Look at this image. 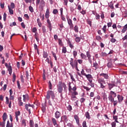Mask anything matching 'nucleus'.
Here are the masks:
<instances>
[{"instance_id":"obj_10","label":"nucleus","mask_w":127,"mask_h":127,"mask_svg":"<svg viewBox=\"0 0 127 127\" xmlns=\"http://www.w3.org/2000/svg\"><path fill=\"white\" fill-rule=\"evenodd\" d=\"M74 120H75L77 125L78 126H80V120L79 119V117L78 116V115H74Z\"/></svg>"},{"instance_id":"obj_1","label":"nucleus","mask_w":127,"mask_h":127,"mask_svg":"<svg viewBox=\"0 0 127 127\" xmlns=\"http://www.w3.org/2000/svg\"><path fill=\"white\" fill-rule=\"evenodd\" d=\"M63 88L65 89L67 88V86H66L65 83L62 82V81H60L58 84L57 85V89L59 93H62V92H63Z\"/></svg>"},{"instance_id":"obj_37","label":"nucleus","mask_w":127,"mask_h":127,"mask_svg":"<svg viewBox=\"0 0 127 127\" xmlns=\"http://www.w3.org/2000/svg\"><path fill=\"white\" fill-rule=\"evenodd\" d=\"M6 127H13V125L11 124H10V123H9V121H8L7 122Z\"/></svg>"},{"instance_id":"obj_58","label":"nucleus","mask_w":127,"mask_h":127,"mask_svg":"<svg viewBox=\"0 0 127 127\" xmlns=\"http://www.w3.org/2000/svg\"><path fill=\"white\" fill-rule=\"evenodd\" d=\"M83 89H84L85 90H86V91H90V90H91V88H89L87 86H83Z\"/></svg>"},{"instance_id":"obj_24","label":"nucleus","mask_w":127,"mask_h":127,"mask_svg":"<svg viewBox=\"0 0 127 127\" xmlns=\"http://www.w3.org/2000/svg\"><path fill=\"white\" fill-rule=\"evenodd\" d=\"M47 19V22L49 25V28H50V29H51V27H52V25H51V22L50 21L49 18H48Z\"/></svg>"},{"instance_id":"obj_34","label":"nucleus","mask_w":127,"mask_h":127,"mask_svg":"<svg viewBox=\"0 0 127 127\" xmlns=\"http://www.w3.org/2000/svg\"><path fill=\"white\" fill-rule=\"evenodd\" d=\"M74 30L75 32L78 33V32H79V27L77 25H75L74 28Z\"/></svg>"},{"instance_id":"obj_17","label":"nucleus","mask_w":127,"mask_h":127,"mask_svg":"<svg viewBox=\"0 0 127 127\" xmlns=\"http://www.w3.org/2000/svg\"><path fill=\"white\" fill-rule=\"evenodd\" d=\"M108 99L110 102H111V103H114V102H115V98L113 97L112 95H111L110 94L108 97Z\"/></svg>"},{"instance_id":"obj_63","label":"nucleus","mask_w":127,"mask_h":127,"mask_svg":"<svg viewBox=\"0 0 127 127\" xmlns=\"http://www.w3.org/2000/svg\"><path fill=\"white\" fill-rule=\"evenodd\" d=\"M61 19H62V20H63V21H66V18H65V17H64V15H61Z\"/></svg>"},{"instance_id":"obj_31","label":"nucleus","mask_w":127,"mask_h":127,"mask_svg":"<svg viewBox=\"0 0 127 127\" xmlns=\"http://www.w3.org/2000/svg\"><path fill=\"white\" fill-rule=\"evenodd\" d=\"M85 116L86 119H88V120H90V119H91V116H90V114L89 113V112H87L85 113Z\"/></svg>"},{"instance_id":"obj_28","label":"nucleus","mask_w":127,"mask_h":127,"mask_svg":"<svg viewBox=\"0 0 127 127\" xmlns=\"http://www.w3.org/2000/svg\"><path fill=\"white\" fill-rule=\"evenodd\" d=\"M43 58H48V53L47 52L44 51L43 54Z\"/></svg>"},{"instance_id":"obj_43","label":"nucleus","mask_w":127,"mask_h":127,"mask_svg":"<svg viewBox=\"0 0 127 127\" xmlns=\"http://www.w3.org/2000/svg\"><path fill=\"white\" fill-rule=\"evenodd\" d=\"M52 54L53 57L55 58V60H56V61H57L58 59H57V57L56 56V54L54 52H52Z\"/></svg>"},{"instance_id":"obj_4","label":"nucleus","mask_w":127,"mask_h":127,"mask_svg":"<svg viewBox=\"0 0 127 127\" xmlns=\"http://www.w3.org/2000/svg\"><path fill=\"white\" fill-rule=\"evenodd\" d=\"M69 64L71 65L72 69H74L75 67L78 66V62L77 60L73 59V58H70V60L69 61Z\"/></svg>"},{"instance_id":"obj_19","label":"nucleus","mask_w":127,"mask_h":127,"mask_svg":"<svg viewBox=\"0 0 127 127\" xmlns=\"http://www.w3.org/2000/svg\"><path fill=\"white\" fill-rule=\"evenodd\" d=\"M50 14V12L49 11V9H47L46 13H45V17L47 19L49 18V14Z\"/></svg>"},{"instance_id":"obj_29","label":"nucleus","mask_w":127,"mask_h":127,"mask_svg":"<svg viewBox=\"0 0 127 127\" xmlns=\"http://www.w3.org/2000/svg\"><path fill=\"white\" fill-rule=\"evenodd\" d=\"M93 67H95V70L97 69H99V64L95 62V63H93Z\"/></svg>"},{"instance_id":"obj_12","label":"nucleus","mask_w":127,"mask_h":127,"mask_svg":"<svg viewBox=\"0 0 127 127\" xmlns=\"http://www.w3.org/2000/svg\"><path fill=\"white\" fill-rule=\"evenodd\" d=\"M99 76H102L104 79L108 80L109 79V75L107 73H102L99 74Z\"/></svg>"},{"instance_id":"obj_25","label":"nucleus","mask_w":127,"mask_h":127,"mask_svg":"<svg viewBox=\"0 0 127 127\" xmlns=\"http://www.w3.org/2000/svg\"><path fill=\"white\" fill-rule=\"evenodd\" d=\"M110 95L111 96H112V97H113V98H116V97H117V93H115V92H114V91H111L110 92Z\"/></svg>"},{"instance_id":"obj_40","label":"nucleus","mask_w":127,"mask_h":127,"mask_svg":"<svg viewBox=\"0 0 127 127\" xmlns=\"http://www.w3.org/2000/svg\"><path fill=\"white\" fill-rule=\"evenodd\" d=\"M52 121L53 122L54 126H56V125H57V121H56V119H55V118H53L52 119Z\"/></svg>"},{"instance_id":"obj_2","label":"nucleus","mask_w":127,"mask_h":127,"mask_svg":"<svg viewBox=\"0 0 127 127\" xmlns=\"http://www.w3.org/2000/svg\"><path fill=\"white\" fill-rule=\"evenodd\" d=\"M77 91V87H76V85H73V92L71 93V95L70 96L71 100L72 101H75L77 99V97L76 96H78L79 95V93H78V92Z\"/></svg>"},{"instance_id":"obj_49","label":"nucleus","mask_w":127,"mask_h":127,"mask_svg":"<svg viewBox=\"0 0 127 127\" xmlns=\"http://www.w3.org/2000/svg\"><path fill=\"white\" fill-rule=\"evenodd\" d=\"M49 89L50 90H52V83H51V81H49Z\"/></svg>"},{"instance_id":"obj_46","label":"nucleus","mask_w":127,"mask_h":127,"mask_svg":"<svg viewBox=\"0 0 127 127\" xmlns=\"http://www.w3.org/2000/svg\"><path fill=\"white\" fill-rule=\"evenodd\" d=\"M107 66L108 68H112V67H113V63L111 62H109L107 64Z\"/></svg>"},{"instance_id":"obj_44","label":"nucleus","mask_w":127,"mask_h":127,"mask_svg":"<svg viewBox=\"0 0 127 127\" xmlns=\"http://www.w3.org/2000/svg\"><path fill=\"white\" fill-rule=\"evenodd\" d=\"M8 8L9 12L10 14V15L13 14V10L11 9L10 7H9V6H8Z\"/></svg>"},{"instance_id":"obj_47","label":"nucleus","mask_w":127,"mask_h":127,"mask_svg":"<svg viewBox=\"0 0 127 127\" xmlns=\"http://www.w3.org/2000/svg\"><path fill=\"white\" fill-rule=\"evenodd\" d=\"M0 126H1L2 127H5V121H3L2 122H0Z\"/></svg>"},{"instance_id":"obj_26","label":"nucleus","mask_w":127,"mask_h":127,"mask_svg":"<svg viewBox=\"0 0 127 127\" xmlns=\"http://www.w3.org/2000/svg\"><path fill=\"white\" fill-rule=\"evenodd\" d=\"M29 126L30 127H34V122H33V120H30Z\"/></svg>"},{"instance_id":"obj_57","label":"nucleus","mask_w":127,"mask_h":127,"mask_svg":"<svg viewBox=\"0 0 127 127\" xmlns=\"http://www.w3.org/2000/svg\"><path fill=\"white\" fill-rule=\"evenodd\" d=\"M110 41L112 42V43H115V42L117 41V40L114 38H112L111 39Z\"/></svg>"},{"instance_id":"obj_20","label":"nucleus","mask_w":127,"mask_h":127,"mask_svg":"<svg viewBox=\"0 0 127 127\" xmlns=\"http://www.w3.org/2000/svg\"><path fill=\"white\" fill-rule=\"evenodd\" d=\"M117 97L119 103H122V102H123V100H124V97L120 95H118Z\"/></svg>"},{"instance_id":"obj_41","label":"nucleus","mask_w":127,"mask_h":127,"mask_svg":"<svg viewBox=\"0 0 127 127\" xmlns=\"http://www.w3.org/2000/svg\"><path fill=\"white\" fill-rule=\"evenodd\" d=\"M67 44L69 45V47L71 49L74 48V46L72 45L71 42L69 40L67 42Z\"/></svg>"},{"instance_id":"obj_8","label":"nucleus","mask_w":127,"mask_h":127,"mask_svg":"<svg viewBox=\"0 0 127 127\" xmlns=\"http://www.w3.org/2000/svg\"><path fill=\"white\" fill-rule=\"evenodd\" d=\"M39 8L42 10H43V8L45 6V1L44 0H41L39 2Z\"/></svg>"},{"instance_id":"obj_36","label":"nucleus","mask_w":127,"mask_h":127,"mask_svg":"<svg viewBox=\"0 0 127 127\" xmlns=\"http://www.w3.org/2000/svg\"><path fill=\"white\" fill-rule=\"evenodd\" d=\"M74 58H76L77 55H78V52L76 51H73L72 53Z\"/></svg>"},{"instance_id":"obj_33","label":"nucleus","mask_w":127,"mask_h":127,"mask_svg":"<svg viewBox=\"0 0 127 127\" xmlns=\"http://www.w3.org/2000/svg\"><path fill=\"white\" fill-rule=\"evenodd\" d=\"M113 120H114L115 122H116V123H119V121H118V116L113 115Z\"/></svg>"},{"instance_id":"obj_54","label":"nucleus","mask_w":127,"mask_h":127,"mask_svg":"<svg viewBox=\"0 0 127 127\" xmlns=\"http://www.w3.org/2000/svg\"><path fill=\"white\" fill-rule=\"evenodd\" d=\"M9 100H10V101H14V96L13 95H10Z\"/></svg>"},{"instance_id":"obj_50","label":"nucleus","mask_w":127,"mask_h":127,"mask_svg":"<svg viewBox=\"0 0 127 127\" xmlns=\"http://www.w3.org/2000/svg\"><path fill=\"white\" fill-rule=\"evenodd\" d=\"M16 78V75H15V73H13L12 81L13 83H14V82H15Z\"/></svg>"},{"instance_id":"obj_62","label":"nucleus","mask_w":127,"mask_h":127,"mask_svg":"<svg viewBox=\"0 0 127 127\" xmlns=\"http://www.w3.org/2000/svg\"><path fill=\"white\" fill-rule=\"evenodd\" d=\"M86 101V99L84 98H81L80 99V103H84V102H85Z\"/></svg>"},{"instance_id":"obj_30","label":"nucleus","mask_w":127,"mask_h":127,"mask_svg":"<svg viewBox=\"0 0 127 127\" xmlns=\"http://www.w3.org/2000/svg\"><path fill=\"white\" fill-rule=\"evenodd\" d=\"M80 56L82 59H84V60H87V56H86V55H84V54L81 53L80 54Z\"/></svg>"},{"instance_id":"obj_5","label":"nucleus","mask_w":127,"mask_h":127,"mask_svg":"<svg viewBox=\"0 0 127 127\" xmlns=\"http://www.w3.org/2000/svg\"><path fill=\"white\" fill-rule=\"evenodd\" d=\"M98 82L100 85V87L102 89H104L106 87V81H105V79L104 78H99L98 79Z\"/></svg>"},{"instance_id":"obj_42","label":"nucleus","mask_w":127,"mask_h":127,"mask_svg":"<svg viewBox=\"0 0 127 127\" xmlns=\"http://www.w3.org/2000/svg\"><path fill=\"white\" fill-rule=\"evenodd\" d=\"M109 7L111 8V9H114V3H113V2H111L109 3Z\"/></svg>"},{"instance_id":"obj_39","label":"nucleus","mask_w":127,"mask_h":127,"mask_svg":"<svg viewBox=\"0 0 127 127\" xmlns=\"http://www.w3.org/2000/svg\"><path fill=\"white\" fill-rule=\"evenodd\" d=\"M104 33H106L107 32V25H105L102 28Z\"/></svg>"},{"instance_id":"obj_51","label":"nucleus","mask_w":127,"mask_h":127,"mask_svg":"<svg viewBox=\"0 0 127 127\" xmlns=\"http://www.w3.org/2000/svg\"><path fill=\"white\" fill-rule=\"evenodd\" d=\"M81 74L83 76H86L87 74L85 72V70H84V69H82L81 71Z\"/></svg>"},{"instance_id":"obj_60","label":"nucleus","mask_w":127,"mask_h":127,"mask_svg":"<svg viewBox=\"0 0 127 127\" xmlns=\"http://www.w3.org/2000/svg\"><path fill=\"white\" fill-rule=\"evenodd\" d=\"M58 41H59V45H61V46H62V45H63V43H62V40H61V39H59Z\"/></svg>"},{"instance_id":"obj_45","label":"nucleus","mask_w":127,"mask_h":127,"mask_svg":"<svg viewBox=\"0 0 127 127\" xmlns=\"http://www.w3.org/2000/svg\"><path fill=\"white\" fill-rule=\"evenodd\" d=\"M75 41L76 42H77V43L80 42V41H81V38L78 37H76V38L75 39Z\"/></svg>"},{"instance_id":"obj_23","label":"nucleus","mask_w":127,"mask_h":127,"mask_svg":"<svg viewBox=\"0 0 127 127\" xmlns=\"http://www.w3.org/2000/svg\"><path fill=\"white\" fill-rule=\"evenodd\" d=\"M6 119H7V114H6V113H4L2 115V120L4 122H5L6 121Z\"/></svg>"},{"instance_id":"obj_18","label":"nucleus","mask_w":127,"mask_h":127,"mask_svg":"<svg viewBox=\"0 0 127 127\" xmlns=\"http://www.w3.org/2000/svg\"><path fill=\"white\" fill-rule=\"evenodd\" d=\"M23 102H26V100L28 101L29 99L28 94L23 95Z\"/></svg>"},{"instance_id":"obj_64","label":"nucleus","mask_w":127,"mask_h":127,"mask_svg":"<svg viewBox=\"0 0 127 127\" xmlns=\"http://www.w3.org/2000/svg\"><path fill=\"white\" fill-rule=\"evenodd\" d=\"M82 127H87V124L86 123V121H83L82 123Z\"/></svg>"},{"instance_id":"obj_38","label":"nucleus","mask_w":127,"mask_h":127,"mask_svg":"<svg viewBox=\"0 0 127 127\" xmlns=\"http://www.w3.org/2000/svg\"><path fill=\"white\" fill-rule=\"evenodd\" d=\"M22 126L26 127V120L24 119L22 120Z\"/></svg>"},{"instance_id":"obj_55","label":"nucleus","mask_w":127,"mask_h":127,"mask_svg":"<svg viewBox=\"0 0 127 127\" xmlns=\"http://www.w3.org/2000/svg\"><path fill=\"white\" fill-rule=\"evenodd\" d=\"M95 18L97 20H99V19H100V14L96 13L95 15Z\"/></svg>"},{"instance_id":"obj_53","label":"nucleus","mask_w":127,"mask_h":127,"mask_svg":"<svg viewBox=\"0 0 127 127\" xmlns=\"http://www.w3.org/2000/svg\"><path fill=\"white\" fill-rule=\"evenodd\" d=\"M42 31L44 34L46 33V28H45V26H43L42 27Z\"/></svg>"},{"instance_id":"obj_56","label":"nucleus","mask_w":127,"mask_h":127,"mask_svg":"<svg viewBox=\"0 0 127 127\" xmlns=\"http://www.w3.org/2000/svg\"><path fill=\"white\" fill-rule=\"evenodd\" d=\"M53 13L54 14H57V13H58V10L57 9H54L53 11Z\"/></svg>"},{"instance_id":"obj_59","label":"nucleus","mask_w":127,"mask_h":127,"mask_svg":"<svg viewBox=\"0 0 127 127\" xmlns=\"http://www.w3.org/2000/svg\"><path fill=\"white\" fill-rule=\"evenodd\" d=\"M29 10H30L31 12H33V11H34V10H33V7H32V6H30L29 7Z\"/></svg>"},{"instance_id":"obj_16","label":"nucleus","mask_w":127,"mask_h":127,"mask_svg":"<svg viewBox=\"0 0 127 127\" xmlns=\"http://www.w3.org/2000/svg\"><path fill=\"white\" fill-rule=\"evenodd\" d=\"M61 117V114L59 111H56L55 113V118L56 119H59Z\"/></svg>"},{"instance_id":"obj_7","label":"nucleus","mask_w":127,"mask_h":127,"mask_svg":"<svg viewBox=\"0 0 127 127\" xmlns=\"http://www.w3.org/2000/svg\"><path fill=\"white\" fill-rule=\"evenodd\" d=\"M87 74L85 75L86 78L89 81V83H93V76L89 74V69H86Z\"/></svg>"},{"instance_id":"obj_3","label":"nucleus","mask_w":127,"mask_h":127,"mask_svg":"<svg viewBox=\"0 0 127 127\" xmlns=\"http://www.w3.org/2000/svg\"><path fill=\"white\" fill-rule=\"evenodd\" d=\"M50 96L53 100H54V99H55V94L54 93V91L52 90H48L47 92V100H50Z\"/></svg>"},{"instance_id":"obj_15","label":"nucleus","mask_w":127,"mask_h":127,"mask_svg":"<svg viewBox=\"0 0 127 127\" xmlns=\"http://www.w3.org/2000/svg\"><path fill=\"white\" fill-rule=\"evenodd\" d=\"M15 118L17 122H18V116H20V111H16L15 112Z\"/></svg>"},{"instance_id":"obj_61","label":"nucleus","mask_w":127,"mask_h":127,"mask_svg":"<svg viewBox=\"0 0 127 127\" xmlns=\"http://www.w3.org/2000/svg\"><path fill=\"white\" fill-rule=\"evenodd\" d=\"M67 109L69 112H71V110H72V106L71 105H68L67 107Z\"/></svg>"},{"instance_id":"obj_14","label":"nucleus","mask_w":127,"mask_h":127,"mask_svg":"<svg viewBox=\"0 0 127 127\" xmlns=\"http://www.w3.org/2000/svg\"><path fill=\"white\" fill-rule=\"evenodd\" d=\"M86 55H87V57L88 58V60L89 61V62H90V63H91V64L92 59L91 58V54H90V52H87Z\"/></svg>"},{"instance_id":"obj_32","label":"nucleus","mask_w":127,"mask_h":127,"mask_svg":"<svg viewBox=\"0 0 127 127\" xmlns=\"http://www.w3.org/2000/svg\"><path fill=\"white\" fill-rule=\"evenodd\" d=\"M68 91L69 92L73 91V87L72 88V86H71V82L68 83Z\"/></svg>"},{"instance_id":"obj_13","label":"nucleus","mask_w":127,"mask_h":127,"mask_svg":"<svg viewBox=\"0 0 127 127\" xmlns=\"http://www.w3.org/2000/svg\"><path fill=\"white\" fill-rule=\"evenodd\" d=\"M61 121L67 123L68 122V119L67 118V116L65 115L61 117Z\"/></svg>"},{"instance_id":"obj_21","label":"nucleus","mask_w":127,"mask_h":127,"mask_svg":"<svg viewBox=\"0 0 127 127\" xmlns=\"http://www.w3.org/2000/svg\"><path fill=\"white\" fill-rule=\"evenodd\" d=\"M108 86L109 90H112L114 87L116 86V84L115 83H108Z\"/></svg>"},{"instance_id":"obj_11","label":"nucleus","mask_w":127,"mask_h":127,"mask_svg":"<svg viewBox=\"0 0 127 127\" xmlns=\"http://www.w3.org/2000/svg\"><path fill=\"white\" fill-rule=\"evenodd\" d=\"M67 23L69 25L70 28H73V27H74L73 22H72V20L71 19H67Z\"/></svg>"},{"instance_id":"obj_22","label":"nucleus","mask_w":127,"mask_h":127,"mask_svg":"<svg viewBox=\"0 0 127 127\" xmlns=\"http://www.w3.org/2000/svg\"><path fill=\"white\" fill-rule=\"evenodd\" d=\"M7 70L9 72V75L11 76V74L12 73V68H11V65H9L7 67Z\"/></svg>"},{"instance_id":"obj_9","label":"nucleus","mask_w":127,"mask_h":127,"mask_svg":"<svg viewBox=\"0 0 127 127\" xmlns=\"http://www.w3.org/2000/svg\"><path fill=\"white\" fill-rule=\"evenodd\" d=\"M5 99H6V101H5L6 105H8L9 108H10V109L11 108V101L12 100H10L9 98L7 97H6Z\"/></svg>"},{"instance_id":"obj_6","label":"nucleus","mask_w":127,"mask_h":127,"mask_svg":"<svg viewBox=\"0 0 127 127\" xmlns=\"http://www.w3.org/2000/svg\"><path fill=\"white\" fill-rule=\"evenodd\" d=\"M34 108V105H31L30 104H26L25 105V108L29 114H31V109Z\"/></svg>"},{"instance_id":"obj_27","label":"nucleus","mask_w":127,"mask_h":127,"mask_svg":"<svg viewBox=\"0 0 127 127\" xmlns=\"http://www.w3.org/2000/svg\"><path fill=\"white\" fill-rule=\"evenodd\" d=\"M127 24L125 25L122 30V33H125L127 31Z\"/></svg>"},{"instance_id":"obj_52","label":"nucleus","mask_w":127,"mask_h":127,"mask_svg":"<svg viewBox=\"0 0 127 127\" xmlns=\"http://www.w3.org/2000/svg\"><path fill=\"white\" fill-rule=\"evenodd\" d=\"M96 40H98V41H101V40H102V37H101V36H97L96 37Z\"/></svg>"},{"instance_id":"obj_35","label":"nucleus","mask_w":127,"mask_h":127,"mask_svg":"<svg viewBox=\"0 0 127 127\" xmlns=\"http://www.w3.org/2000/svg\"><path fill=\"white\" fill-rule=\"evenodd\" d=\"M66 52H67V48H66V47H63L62 49V53L65 54H66Z\"/></svg>"},{"instance_id":"obj_48","label":"nucleus","mask_w":127,"mask_h":127,"mask_svg":"<svg viewBox=\"0 0 127 127\" xmlns=\"http://www.w3.org/2000/svg\"><path fill=\"white\" fill-rule=\"evenodd\" d=\"M117 122L116 121L113 122L111 123V126L112 127H116V126H117Z\"/></svg>"}]
</instances>
